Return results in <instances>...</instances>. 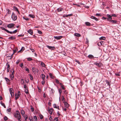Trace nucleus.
Returning a JSON list of instances; mask_svg holds the SVG:
<instances>
[{"label": "nucleus", "mask_w": 121, "mask_h": 121, "mask_svg": "<svg viewBox=\"0 0 121 121\" xmlns=\"http://www.w3.org/2000/svg\"><path fill=\"white\" fill-rule=\"evenodd\" d=\"M46 46L50 49L54 50L55 48L54 47H52L48 45L47 46Z\"/></svg>", "instance_id": "7"}, {"label": "nucleus", "mask_w": 121, "mask_h": 121, "mask_svg": "<svg viewBox=\"0 0 121 121\" xmlns=\"http://www.w3.org/2000/svg\"><path fill=\"white\" fill-rule=\"evenodd\" d=\"M29 119L30 121H33V117H29Z\"/></svg>", "instance_id": "33"}, {"label": "nucleus", "mask_w": 121, "mask_h": 121, "mask_svg": "<svg viewBox=\"0 0 121 121\" xmlns=\"http://www.w3.org/2000/svg\"><path fill=\"white\" fill-rule=\"evenodd\" d=\"M26 70L27 71V72H28V73H29V69H28L27 68H26Z\"/></svg>", "instance_id": "62"}, {"label": "nucleus", "mask_w": 121, "mask_h": 121, "mask_svg": "<svg viewBox=\"0 0 121 121\" xmlns=\"http://www.w3.org/2000/svg\"><path fill=\"white\" fill-rule=\"evenodd\" d=\"M24 88H25V89H27V86L26 84H24Z\"/></svg>", "instance_id": "43"}, {"label": "nucleus", "mask_w": 121, "mask_h": 121, "mask_svg": "<svg viewBox=\"0 0 121 121\" xmlns=\"http://www.w3.org/2000/svg\"><path fill=\"white\" fill-rule=\"evenodd\" d=\"M88 57L90 59H91L93 58H94L93 56L91 55H89L88 56Z\"/></svg>", "instance_id": "19"}, {"label": "nucleus", "mask_w": 121, "mask_h": 121, "mask_svg": "<svg viewBox=\"0 0 121 121\" xmlns=\"http://www.w3.org/2000/svg\"><path fill=\"white\" fill-rule=\"evenodd\" d=\"M62 36H54L55 39L57 40H59L61 39L62 38Z\"/></svg>", "instance_id": "5"}, {"label": "nucleus", "mask_w": 121, "mask_h": 121, "mask_svg": "<svg viewBox=\"0 0 121 121\" xmlns=\"http://www.w3.org/2000/svg\"><path fill=\"white\" fill-rule=\"evenodd\" d=\"M14 24L13 23H11L9 24L7 26V27L9 28H12L14 26Z\"/></svg>", "instance_id": "4"}, {"label": "nucleus", "mask_w": 121, "mask_h": 121, "mask_svg": "<svg viewBox=\"0 0 121 121\" xmlns=\"http://www.w3.org/2000/svg\"><path fill=\"white\" fill-rule=\"evenodd\" d=\"M12 89L11 88H10L9 89V90L10 93L11 94V96H12V94H13V93L12 92Z\"/></svg>", "instance_id": "34"}, {"label": "nucleus", "mask_w": 121, "mask_h": 121, "mask_svg": "<svg viewBox=\"0 0 121 121\" xmlns=\"http://www.w3.org/2000/svg\"><path fill=\"white\" fill-rule=\"evenodd\" d=\"M12 19L14 21H15L17 19V16L13 13L11 16Z\"/></svg>", "instance_id": "2"}, {"label": "nucleus", "mask_w": 121, "mask_h": 121, "mask_svg": "<svg viewBox=\"0 0 121 121\" xmlns=\"http://www.w3.org/2000/svg\"><path fill=\"white\" fill-rule=\"evenodd\" d=\"M17 30H14V31H13V34H14L15 33H16L17 32Z\"/></svg>", "instance_id": "51"}, {"label": "nucleus", "mask_w": 121, "mask_h": 121, "mask_svg": "<svg viewBox=\"0 0 121 121\" xmlns=\"http://www.w3.org/2000/svg\"><path fill=\"white\" fill-rule=\"evenodd\" d=\"M101 43L100 42H99L98 43V46H99L101 45Z\"/></svg>", "instance_id": "60"}, {"label": "nucleus", "mask_w": 121, "mask_h": 121, "mask_svg": "<svg viewBox=\"0 0 121 121\" xmlns=\"http://www.w3.org/2000/svg\"><path fill=\"white\" fill-rule=\"evenodd\" d=\"M58 90H59V93L60 94V95H61V94L62 92V90L61 89H58Z\"/></svg>", "instance_id": "37"}, {"label": "nucleus", "mask_w": 121, "mask_h": 121, "mask_svg": "<svg viewBox=\"0 0 121 121\" xmlns=\"http://www.w3.org/2000/svg\"><path fill=\"white\" fill-rule=\"evenodd\" d=\"M58 119L57 117H56L55 118L54 120L53 121H58Z\"/></svg>", "instance_id": "45"}, {"label": "nucleus", "mask_w": 121, "mask_h": 121, "mask_svg": "<svg viewBox=\"0 0 121 121\" xmlns=\"http://www.w3.org/2000/svg\"><path fill=\"white\" fill-rule=\"evenodd\" d=\"M75 61L77 62L79 64H80V63L79 62V61L77 60H76Z\"/></svg>", "instance_id": "58"}, {"label": "nucleus", "mask_w": 121, "mask_h": 121, "mask_svg": "<svg viewBox=\"0 0 121 121\" xmlns=\"http://www.w3.org/2000/svg\"><path fill=\"white\" fill-rule=\"evenodd\" d=\"M8 119V118L6 116H5L4 117V119L5 121H6Z\"/></svg>", "instance_id": "46"}, {"label": "nucleus", "mask_w": 121, "mask_h": 121, "mask_svg": "<svg viewBox=\"0 0 121 121\" xmlns=\"http://www.w3.org/2000/svg\"><path fill=\"white\" fill-rule=\"evenodd\" d=\"M1 105L3 106L4 108H6V106L4 104V103H1Z\"/></svg>", "instance_id": "41"}, {"label": "nucleus", "mask_w": 121, "mask_h": 121, "mask_svg": "<svg viewBox=\"0 0 121 121\" xmlns=\"http://www.w3.org/2000/svg\"><path fill=\"white\" fill-rule=\"evenodd\" d=\"M96 15L97 16H100L101 15L99 13H97L96 14Z\"/></svg>", "instance_id": "64"}, {"label": "nucleus", "mask_w": 121, "mask_h": 121, "mask_svg": "<svg viewBox=\"0 0 121 121\" xmlns=\"http://www.w3.org/2000/svg\"><path fill=\"white\" fill-rule=\"evenodd\" d=\"M28 32L31 35H32L33 33V30L31 29H30L28 31Z\"/></svg>", "instance_id": "13"}, {"label": "nucleus", "mask_w": 121, "mask_h": 121, "mask_svg": "<svg viewBox=\"0 0 121 121\" xmlns=\"http://www.w3.org/2000/svg\"><path fill=\"white\" fill-rule=\"evenodd\" d=\"M41 66L43 67H44L45 66V64L42 62H41Z\"/></svg>", "instance_id": "25"}, {"label": "nucleus", "mask_w": 121, "mask_h": 121, "mask_svg": "<svg viewBox=\"0 0 121 121\" xmlns=\"http://www.w3.org/2000/svg\"><path fill=\"white\" fill-rule=\"evenodd\" d=\"M10 70V65L9 64L7 65V71L8 72H9Z\"/></svg>", "instance_id": "18"}, {"label": "nucleus", "mask_w": 121, "mask_h": 121, "mask_svg": "<svg viewBox=\"0 0 121 121\" xmlns=\"http://www.w3.org/2000/svg\"><path fill=\"white\" fill-rule=\"evenodd\" d=\"M53 109L52 108H50L49 110V112L50 115L52 114V113Z\"/></svg>", "instance_id": "10"}, {"label": "nucleus", "mask_w": 121, "mask_h": 121, "mask_svg": "<svg viewBox=\"0 0 121 121\" xmlns=\"http://www.w3.org/2000/svg\"><path fill=\"white\" fill-rule=\"evenodd\" d=\"M42 75V78L43 80H44L45 79V75L43 74H41Z\"/></svg>", "instance_id": "20"}, {"label": "nucleus", "mask_w": 121, "mask_h": 121, "mask_svg": "<svg viewBox=\"0 0 121 121\" xmlns=\"http://www.w3.org/2000/svg\"><path fill=\"white\" fill-rule=\"evenodd\" d=\"M38 32L39 34H42V32L41 31L39 30H38Z\"/></svg>", "instance_id": "48"}, {"label": "nucleus", "mask_w": 121, "mask_h": 121, "mask_svg": "<svg viewBox=\"0 0 121 121\" xmlns=\"http://www.w3.org/2000/svg\"><path fill=\"white\" fill-rule=\"evenodd\" d=\"M61 87L62 88V89L63 90H64L65 89V88L64 87V85H63L61 86Z\"/></svg>", "instance_id": "52"}, {"label": "nucleus", "mask_w": 121, "mask_h": 121, "mask_svg": "<svg viewBox=\"0 0 121 121\" xmlns=\"http://www.w3.org/2000/svg\"><path fill=\"white\" fill-rule=\"evenodd\" d=\"M21 83L22 84H24V80L23 79H21Z\"/></svg>", "instance_id": "31"}, {"label": "nucleus", "mask_w": 121, "mask_h": 121, "mask_svg": "<svg viewBox=\"0 0 121 121\" xmlns=\"http://www.w3.org/2000/svg\"><path fill=\"white\" fill-rule=\"evenodd\" d=\"M11 110V108H9L8 109H7V111L8 112H9Z\"/></svg>", "instance_id": "55"}, {"label": "nucleus", "mask_w": 121, "mask_h": 121, "mask_svg": "<svg viewBox=\"0 0 121 121\" xmlns=\"http://www.w3.org/2000/svg\"><path fill=\"white\" fill-rule=\"evenodd\" d=\"M90 18L92 19L95 20L96 21L98 20V19L94 16H92Z\"/></svg>", "instance_id": "11"}, {"label": "nucleus", "mask_w": 121, "mask_h": 121, "mask_svg": "<svg viewBox=\"0 0 121 121\" xmlns=\"http://www.w3.org/2000/svg\"><path fill=\"white\" fill-rule=\"evenodd\" d=\"M52 117L51 116H50V117L49 118V119L51 121L52 120Z\"/></svg>", "instance_id": "63"}, {"label": "nucleus", "mask_w": 121, "mask_h": 121, "mask_svg": "<svg viewBox=\"0 0 121 121\" xmlns=\"http://www.w3.org/2000/svg\"><path fill=\"white\" fill-rule=\"evenodd\" d=\"M39 117H40V118L41 119H42L43 117V116L42 115H40L39 116Z\"/></svg>", "instance_id": "59"}, {"label": "nucleus", "mask_w": 121, "mask_h": 121, "mask_svg": "<svg viewBox=\"0 0 121 121\" xmlns=\"http://www.w3.org/2000/svg\"><path fill=\"white\" fill-rule=\"evenodd\" d=\"M25 49V48H24V47H22L21 49V50L19 51L18 52H20V51L21 50H22V51H23Z\"/></svg>", "instance_id": "44"}, {"label": "nucleus", "mask_w": 121, "mask_h": 121, "mask_svg": "<svg viewBox=\"0 0 121 121\" xmlns=\"http://www.w3.org/2000/svg\"><path fill=\"white\" fill-rule=\"evenodd\" d=\"M4 79L7 82H9L10 81L7 78H5Z\"/></svg>", "instance_id": "40"}, {"label": "nucleus", "mask_w": 121, "mask_h": 121, "mask_svg": "<svg viewBox=\"0 0 121 121\" xmlns=\"http://www.w3.org/2000/svg\"><path fill=\"white\" fill-rule=\"evenodd\" d=\"M49 75L50 76V77L52 78H54V76H52V74L51 73H50L49 74Z\"/></svg>", "instance_id": "30"}, {"label": "nucleus", "mask_w": 121, "mask_h": 121, "mask_svg": "<svg viewBox=\"0 0 121 121\" xmlns=\"http://www.w3.org/2000/svg\"><path fill=\"white\" fill-rule=\"evenodd\" d=\"M10 77L11 78V80H13V78H14V75H11V74H10Z\"/></svg>", "instance_id": "39"}, {"label": "nucleus", "mask_w": 121, "mask_h": 121, "mask_svg": "<svg viewBox=\"0 0 121 121\" xmlns=\"http://www.w3.org/2000/svg\"><path fill=\"white\" fill-rule=\"evenodd\" d=\"M13 54H12L11 55V57L10 58V59H11L13 57V55L15 53H16L18 50V49H17V48H16V49L15 50H13Z\"/></svg>", "instance_id": "6"}, {"label": "nucleus", "mask_w": 121, "mask_h": 121, "mask_svg": "<svg viewBox=\"0 0 121 121\" xmlns=\"http://www.w3.org/2000/svg\"><path fill=\"white\" fill-rule=\"evenodd\" d=\"M66 108H68L69 106V105L66 102H63Z\"/></svg>", "instance_id": "8"}, {"label": "nucleus", "mask_w": 121, "mask_h": 121, "mask_svg": "<svg viewBox=\"0 0 121 121\" xmlns=\"http://www.w3.org/2000/svg\"><path fill=\"white\" fill-rule=\"evenodd\" d=\"M29 16L33 18H34L35 17V16L34 15H32L31 14L29 15Z\"/></svg>", "instance_id": "22"}, {"label": "nucleus", "mask_w": 121, "mask_h": 121, "mask_svg": "<svg viewBox=\"0 0 121 121\" xmlns=\"http://www.w3.org/2000/svg\"><path fill=\"white\" fill-rule=\"evenodd\" d=\"M29 78H30L31 80H33V78L32 75L31 74H29Z\"/></svg>", "instance_id": "15"}, {"label": "nucleus", "mask_w": 121, "mask_h": 121, "mask_svg": "<svg viewBox=\"0 0 121 121\" xmlns=\"http://www.w3.org/2000/svg\"><path fill=\"white\" fill-rule=\"evenodd\" d=\"M1 28L2 29V30H4L5 31L7 32L6 30H7V29H5L4 27H1Z\"/></svg>", "instance_id": "42"}, {"label": "nucleus", "mask_w": 121, "mask_h": 121, "mask_svg": "<svg viewBox=\"0 0 121 121\" xmlns=\"http://www.w3.org/2000/svg\"><path fill=\"white\" fill-rule=\"evenodd\" d=\"M9 39H10L11 40H13L15 39L16 37L14 36H11L9 38Z\"/></svg>", "instance_id": "21"}, {"label": "nucleus", "mask_w": 121, "mask_h": 121, "mask_svg": "<svg viewBox=\"0 0 121 121\" xmlns=\"http://www.w3.org/2000/svg\"><path fill=\"white\" fill-rule=\"evenodd\" d=\"M19 62H20V60H17L16 62V64L17 65L19 63Z\"/></svg>", "instance_id": "61"}, {"label": "nucleus", "mask_w": 121, "mask_h": 121, "mask_svg": "<svg viewBox=\"0 0 121 121\" xmlns=\"http://www.w3.org/2000/svg\"><path fill=\"white\" fill-rule=\"evenodd\" d=\"M106 16L107 17V19L108 21H109L112 20V18L111 15L109 14H107Z\"/></svg>", "instance_id": "3"}, {"label": "nucleus", "mask_w": 121, "mask_h": 121, "mask_svg": "<svg viewBox=\"0 0 121 121\" xmlns=\"http://www.w3.org/2000/svg\"><path fill=\"white\" fill-rule=\"evenodd\" d=\"M56 81V83L58 84L59 83V81L57 79H55Z\"/></svg>", "instance_id": "53"}, {"label": "nucleus", "mask_w": 121, "mask_h": 121, "mask_svg": "<svg viewBox=\"0 0 121 121\" xmlns=\"http://www.w3.org/2000/svg\"><path fill=\"white\" fill-rule=\"evenodd\" d=\"M100 40H105V38L103 37H102L99 38Z\"/></svg>", "instance_id": "32"}, {"label": "nucleus", "mask_w": 121, "mask_h": 121, "mask_svg": "<svg viewBox=\"0 0 121 121\" xmlns=\"http://www.w3.org/2000/svg\"><path fill=\"white\" fill-rule=\"evenodd\" d=\"M63 10V9L62 8H58L57 10L58 11V12H61Z\"/></svg>", "instance_id": "16"}, {"label": "nucleus", "mask_w": 121, "mask_h": 121, "mask_svg": "<svg viewBox=\"0 0 121 121\" xmlns=\"http://www.w3.org/2000/svg\"><path fill=\"white\" fill-rule=\"evenodd\" d=\"M112 24H116L117 23V21L115 20H111L109 21Z\"/></svg>", "instance_id": "9"}, {"label": "nucleus", "mask_w": 121, "mask_h": 121, "mask_svg": "<svg viewBox=\"0 0 121 121\" xmlns=\"http://www.w3.org/2000/svg\"><path fill=\"white\" fill-rule=\"evenodd\" d=\"M64 94L65 95H67L68 94V93L66 92V90H65L64 91Z\"/></svg>", "instance_id": "49"}, {"label": "nucleus", "mask_w": 121, "mask_h": 121, "mask_svg": "<svg viewBox=\"0 0 121 121\" xmlns=\"http://www.w3.org/2000/svg\"><path fill=\"white\" fill-rule=\"evenodd\" d=\"M94 65H95L96 66H98L99 67L100 66V64L99 63H94Z\"/></svg>", "instance_id": "29"}, {"label": "nucleus", "mask_w": 121, "mask_h": 121, "mask_svg": "<svg viewBox=\"0 0 121 121\" xmlns=\"http://www.w3.org/2000/svg\"><path fill=\"white\" fill-rule=\"evenodd\" d=\"M6 10L8 11V13H10L11 11L9 9H7Z\"/></svg>", "instance_id": "56"}, {"label": "nucleus", "mask_w": 121, "mask_h": 121, "mask_svg": "<svg viewBox=\"0 0 121 121\" xmlns=\"http://www.w3.org/2000/svg\"><path fill=\"white\" fill-rule=\"evenodd\" d=\"M27 60L29 61H31L32 60V58L30 57H28L27 58Z\"/></svg>", "instance_id": "36"}, {"label": "nucleus", "mask_w": 121, "mask_h": 121, "mask_svg": "<svg viewBox=\"0 0 121 121\" xmlns=\"http://www.w3.org/2000/svg\"><path fill=\"white\" fill-rule=\"evenodd\" d=\"M111 15L112 17H117V15L115 14H112Z\"/></svg>", "instance_id": "54"}, {"label": "nucleus", "mask_w": 121, "mask_h": 121, "mask_svg": "<svg viewBox=\"0 0 121 121\" xmlns=\"http://www.w3.org/2000/svg\"><path fill=\"white\" fill-rule=\"evenodd\" d=\"M25 91L26 94H28V91L27 89H25Z\"/></svg>", "instance_id": "35"}, {"label": "nucleus", "mask_w": 121, "mask_h": 121, "mask_svg": "<svg viewBox=\"0 0 121 121\" xmlns=\"http://www.w3.org/2000/svg\"><path fill=\"white\" fill-rule=\"evenodd\" d=\"M23 18H24L25 20H26V21H28L29 20V19L28 18H26L24 17H23Z\"/></svg>", "instance_id": "57"}, {"label": "nucleus", "mask_w": 121, "mask_h": 121, "mask_svg": "<svg viewBox=\"0 0 121 121\" xmlns=\"http://www.w3.org/2000/svg\"><path fill=\"white\" fill-rule=\"evenodd\" d=\"M14 9L15 10L17 11L19 13V12L18 10V9L15 6H14Z\"/></svg>", "instance_id": "26"}, {"label": "nucleus", "mask_w": 121, "mask_h": 121, "mask_svg": "<svg viewBox=\"0 0 121 121\" xmlns=\"http://www.w3.org/2000/svg\"><path fill=\"white\" fill-rule=\"evenodd\" d=\"M7 32L8 33H9L11 34H13V31H10L8 30H6Z\"/></svg>", "instance_id": "38"}, {"label": "nucleus", "mask_w": 121, "mask_h": 121, "mask_svg": "<svg viewBox=\"0 0 121 121\" xmlns=\"http://www.w3.org/2000/svg\"><path fill=\"white\" fill-rule=\"evenodd\" d=\"M12 70H13V72L12 73V74L11 75H14V70L13 69H12Z\"/></svg>", "instance_id": "50"}, {"label": "nucleus", "mask_w": 121, "mask_h": 121, "mask_svg": "<svg viewBox=\"0 0 121 121\" xmlns=\"http://www.w3.org/2000/svg\"><path fill=\"white\" fill-rule=\"evenodd\" d=\"M21 113L22 115L23 116L25 114V113L24 111L23 110H21Z\"/></svg>", "instance_id": "23"}, {"label": "nucleus", "mask_w": 121, "mask_h": 121, "mask_svg": "<svg viewBox=\"0 0 121 121\" xmlns=\"http://www.w3.org/2000/svg\"><path fill=\"white\" fill-rule=\"evenodd\" d=\"M33 118L34 121H37V118L36 116H34Z\"/></svg>", "instance_id": "24"}, {"label": "nucleus", "mask_w": 121, "mask_h": 121, "mask_svg": "<svg viewBox=\"0 0 121 121\" xmlns=\"http://www.w3.org/2000/svg\"><path fill=\"white\" fill-rule=\"evenodd\" d=\"M45 82V81L44 80H43V81L41 82V83L43 85L44 84Z\"/></svg>", "instance_id": "47"}, {"label": "nucleus", "mask_w": 121, "mask_h": 121, "mask_svg": "<svg viewBox=\"0 0 121 121\" xmlns=\"http://www.w3.org/2000/svg\"><path fill=\"white\" fill-rule=\"evenodd\" d=\"M85 24L87 26H91V24L88 22H85Z\"/></svg>", "instance_id": "12"}, {"label": "nucleus", "mask_w": 121, "mask_h": 121, "mask_svg": "<svg viewBox=\"0 0 121 121\" xmlns=\"http://www.w3.org/2000/svg\"><path fill=\"white\" fill-rule=\"evenodd\" d=\"M53 107L54 108H56L58 109H59V106L57 105H56V104H54L53 105Z\"/></svg>", "instance_id": "14"}, {"label": "nucleus", "mask_w": 121, "mask_h": 121, "mask_svg": "<svg viewBox=\"0 0 121 121\" xmlns=\"http://www.w3.org/2000/svg\"><path fill=\"white\" fill-rule=\"evenodd\" d=\"M16 113L14 115V116L18 120V121H21L22 119L20 112L18 111H17Z\"/></svg>", "instance_id": "1"}, {"label": "nucleus", "mask_w": 121, "mask_h": 121, "mask_svg": "<svg viewBox=\"0 0 121 121\" xmlns=\"http://www.w3.org/2000/svg\"><path fill=\"white\" fill-rule=\"evenodd\" d=\"M74 35L77 37H79L81 36V35L77 33H75L74 34Z\"/></svg>", "instance_id": "17"}, {"label": "nucleus", "mask_w": 121, "mask_h": 121, "mask_svg": "<svg viewBox=\"0 0 121 121\" xmlns=\"http://www.w3.org/2000/svg\"><path fill=\"white\" fill-rule=\"evenodd\" d=\"M106 83L108 84V85L109 86H110V85L111 84L110 83V82L108 80H106Z\"/></svg>", "instance_id": "28"}, {"label": "nucleus", "mask_w": 121, "mask_h": 121, "mask_svg": "<svg viewBox=\"0 0 121 121\" xmlns=\"http://www.w3.org/2000/svg\"><path fill=\"white\" fill-rule=\"evenodd\" d=\"M19 94H17V95H15V99H18L19 98Z\"/></svg>", "instance_id": "27"}]
</instances>
